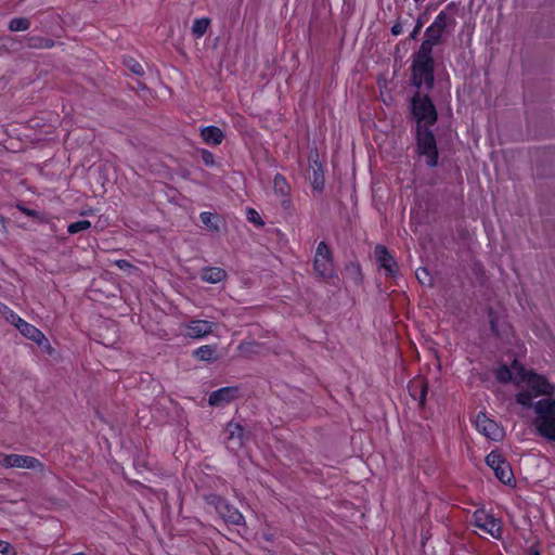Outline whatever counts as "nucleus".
I'll use <instances>...</instances> for the list:
<instances>
[{
  "label": "nucleus",
  "mask_w": 555,
  "mask_h": 555,
  "mask_svg": "<svg viewBox=\"0 0 555 555\" xmlns=\"http://www.w3.org/2000/svg\"><path fill=\"white\" fill-rule=\"evenodd\" d=\"M513 369L515 372L514 384L516 386H524L525 389L516 395V402L524 408H533L538 403H532V400L539 396H550L554 392V386L540 374L531 370H527L517 360L513 361Z\"/></svg>",
  "instance_id": "f257e3e1"
},
{
  "label": "nucleus",
  "mask_w": 555,
  "mask_h": 555,
  "mask_svg": "<svg viewBox=\"0 0 555 555\" xmlns=\"http://www.w3.org/2000/svg\"><path fill=\"white\" fill-rule=\"evenodd\" d=\"M411 83L417 90L429 92L435 85V60L433 50L421 48L413 53L411 63Z\"/></svg>",
  "instance_id": "f03ea898"
},
{
  "label": "nucleus",
  "mask_w": 555,
  "mask_h": 555,
  "mask_svg": "<svg viewBox=\"0 0 555 555\" xmlns=\"http://www.w3.org/2000/svg\"><path fill=\"white\" fill-rule=\"evenodd\" d=\"M410 116L415 122L413 131L415 129L428 130L438 120V112L429 98L428 92L416 91L410 100Z\"/></svg>",
  "instance_id": "7ed1b4c3"
},
{
  "label": "nucleus",
  "mask_w": 555,
  "mask_h": 555,
  "mask_svg": "<svg viewBox=\"0 0 555 555\" xmlns=\"http://www.w3.org/2000/svg\"><path fill=\"white\" fill-rule=\"evenodd\" d=\"M534 413L537 417L533 425L537 433L550 441H555V400H539L534 405Z\"/></svg>",
  "instance_id": "20e7f679"
},
{
  "label": "nucleus",
  "mask_w": 555,
  "mask_h": 555,
  "mask_svg": "<svg viewBox=\"0 0 555 555\" xmlns=\"http://www.w3.org/2000/svg\"><path fill=\"white\" fill-rule=\"evenodd\" d=\"M415 155L423 159L428 168H435L439 165V151L437 140L431 129H415Z\"/></svg>",
  "instance_id": "39448f33"
},
{
  "label": "nucleus",
  "mask_w": 555,
  "mask_h": 555,
  "mask_svg": "<svg viewBox=\"0 0 555 555\" xmlns=\"http://www.w3.org/2000/svg\"><path fill=\"white\" fill-rule=\"evenodd\" d=\"M455 25V20L453 16L446 13V11H441L433 24L428 26L425 30V39L423 40L421 48H426L428 50H433V48L440 43L443 31L450 27Z\"/></svg>",
  "instance_id": "423d86ee"
},
{
  "label": "nucleus",
  "mask_w": 555,
  "mask_h": 555,
  "mask_svg": "<svg viewBox=\"0 0 555 555\" xmlns=\"http://www.w3.org/2000/svg\"><path fill=\"white\" fill-rule=\"evenodd\" d=\"M205 502L208 505L215 507L218 515L228 524L241 526L244 524V516L242 513L231 505L227 500L221 496L210 493L204 496Z\"/></svg>",
  "instance_id": "0eeeda50"
},
{
  "label": "nucleus",
  "mask_w": 555,
  "mask_h": 555,
  "mask_svg": "<svg viewBox=\"0 0 555 555\" xmlns=\"http://www.w3.org/2000/svg\"><path fill=\"white\" fill-rule=\"evenodd\" d=\"M313 270L320 278L331 279L333 276L334 267L332 253L325 242L318 244L313 260Z\"/></svg>",
  "instance_id": "6e6552de"
},
{
  "label": "nucleus",
  "mask_w": 555,
  "mask_h": 555,
  "mask_svg": "<svg viewBox=\"0 0 555 555\" xmlns=\"http://www.w3.org/2000/svg\"><path fill=\"white\" fill-rule=\"evenodd\" d=\"M227 437L224 439V443L228 450L232 452L238 451L244 447L246 441L249 438L248 433H246L243 426L238 423L230 422L225 428Z\"/></svg>",
  "instance_id": "1a4fd4ad"
},
{
  "label": "nucleus",
  "mask_w": 555,
  "mask_h": 555,
  "mask_svg": "<svg viewBox=\"0 0 555 555\" xmlns=\"http://www.w3.org/2000/svg\"><path fill=\"white\" fill-rule=\"evenodd\" d=\"M474 518L476 527L489 533L494 539L501 538L502 526L499 519L486 514L483 511H476L474 514Z\"/></svg>",
  "instance_id": "9d476101"
},
{
  "label": "nucleus",
  "mask_w": 555,
  "mask_h": 555,
  "mask_svg": "<svg viewBox=\"0 0 555 555\" xmlns=\"http://www.w3.org/2000/svg\"><path fill=\"white\" fill-rule=\"evenodd\" d=\"M2 466L7 468L17 467V468H29V469H42V463L34 457L28 455H20V454H8L4 455L2 460H0Z\"/></svg>",
  "instance_id": "9b49d317"
},
{
  "label": "nucleus",
  "mask_w": 555,
  "mask_h": 555,
  "mask_svg": "<svg viewBox=\"0 0 555 555\" xmlns=\"http://www.w3.org/2000/svg\"><path fill=\"white\" fill-rule=\"evenodd\" d=\"M240 396V388L236 386L222 387L212 391L208 398V404L211 406H224Z\"/></svg>",
  "instance_id": "f8f14e48"
},
{
  "label": "nucleus",
  "mask_w": 555,
  "mask_h": 555,
  "mask_svg": "<svg viewBox=\"0 0 555 555\" xmlns=\"http://www.w3.org/2000/svg\"><path fill=\"white\" fill-rule=\"evenodd\" d=\"M475 424L477 429L487 438L500 440L503 437V431L500 426L494 421L488 418L485 413L477 415Z\"/></svg>",
  "instance_id": "ddd939ff"
},
{
  "label": "nucleus",
  "mask_w": 555,
  "mask_h": 555,
  "mask_svg": "<svg viewBox=\"0 0 555 555\" xmlns=\"http://www.w3.org/2000/svg\"><path fill=\"white\" fill-rule=\"evenodd\" d=\"M376 262L388 275H395L398 271L397 262L384 245H377L374 250Z\"/></svg>",
  "instance_id": "4468645a"
},
{
  "label": "nucleus",
  "mask_w": 555,
  "mask_h": 555,
  "mask_svg": "<svg viewBox=\"0 0 555 555\" xmlns=\"http://www.w3.org/2000/svg\"><path fill=\"white\" fill-rule=\"evenodd\" d=\"M17 330L24 337L35 341L39 347L47 349L50 348L49 340L46 338L43 333L25 320H23L22 323L17 325Z\"/></svg>",
  "instance_id": "2eb2a0df"
},
{
  "label": "nucleus",
  "mask_w": 555,
  "mask_h": 555,
  "mask_svg": "<svg viewBox=\"0 0 555 555\" xmlns=\"http://www.w3.org/2000/svg\"><path fill=\"white\" fill-rule=\"evenodd\" d=\"M214 323L206 320H192L186 325L185 336L190 338H202L212 332Z\"/></svg>",
  "instance_id": "dca6fc26"
},
{
  "label": "nucleus",
  "mask_w": 555,
  "mask_h": 555,
  "mask_svg": "<svg viewBox=\"0 0 555 555\" xmlns=\"http://www.w3.org/2000/svg\"><path fill=\"white\" fill-rule=\"evenodd\" d=\"M273 190L278 197H280L281 204L284 208H288L291 205L289 194L291 186L287 183L284 176L276 173L273 179Z\"/></svg>",
  "instance_id": "f3484780"
},
{
  "label": "nucleus",
  "mask_w": 555,
  "mask_h": 555,
  "mask_svg": "<svg viewBox=\"0 0 555 555\" xmlns=\"http://www.w3.org/2000/svg\"><path fill=\"white\" fill-rule=\"evenodd\" d=\"M409 391L411 397L417 400L420 406L423 408L425 405L428 391L427 383L422 378L414 379L409 385Z\"/></svg>",
  "instance_id": "a211bd4d"
},
{
  "label": "nucleus",
  "mask_w": 555,
  "mask_h": 555,
  "mask_svg": "<svg viewBox=\"0 0 555 555\" xmlns=\"http://www.w3.org/2000/svg\"><path fill=\"white\" fill-rule=\"evenodd\" d=\"M201 137L206 144L219 145L224 139V133L216 126H207L201 129Z\"/></svg>",
  "instance_id": "6ab92c4d"
},
{
  "label": "nucleus",
  "mask_w": 555,
  "mask_h": 555,
  "mask_svg": "<svg viewBox=\"0 0 555 555\" xmlns=\"http://www.w3.org/2000/svg\"><path fill=\"white\" fill-rule=\"evenodd\" d=\"M228 276L225 270L219 267H206L201 271V279L207 283L216 284Z\"/></svg>",
  "instance_id": "aec40b11"
},
{
  "label": "nucleus",
  "mask_w": 555,
  "mask_h": 555,
  "mask_svg": "<svg viewBox=\"0 0 555 555\" xmlns=\"http://www.w3.org/2000/svg\"><path fill=\"white\" fill-rule=\"evenodd\" d=\"M311 173L309 172V180L311 181V185L317 191H322L324 188V175L322 165L314 160L311 166Z\"/></svg>",
  "instance_id": "412c9836"
},
{
  "label": "nucleus",
  "mask_w": 555,
  "mask_h": 555,
  "mask_svg": "<svg viewBox=\"0 0 555 555\" xmlns=\"http://www.w3.org/2000/svg\"><path fill=\"white\" fill-rule=\"evenodd\" d=\"M194 357L201 361H214L216 357V348L211 345H204L194 350Z\"/></svg>",
  "instance_id": "4be33fe9"
},
{
  "label": "nucleus",
  "mask_w": 555,
  "mask_h": 555,
  "mask_svg": "<svg viewBox=\"0 0 555 555\" xmlns=\"http://www.w3.org/2000/svg\"><path fill=\"white\" fill-rule=\"evenodd\" d=\"M496 478L504 485H511L514 480L513 472L509 464L505 461L496 469H494Z\"/></svg>",
  "instance_id": "5701e85b"
},
{
  "label": "nucleus",
  "mask_w": 555,
  "mask_h": 555,
  "mask_svg": "<svg viewBox=\"0 0 555 555\" xmlns=\"http://www.w3.org/2000/svg\"><path fill=\"white\" fill-rule=\"evenodd\" d=\"M26 46L33 49H50L54 46V40L40 36H33L27 38Z\"/></svg>",
  "instance_id": "b1692460"
},
{
  "label": "nucleus",
  "mask_w": 555,
  "mask_h": 555,
  "mask_svg": "<svg viewBox=\"0 0 555 555\" xmlns=\"http://www.w3.org/2000/svg\"><path fill=\"white\" fill-rule=\"evenodd\" d=\"M210 25L208 17L196 18L192 25V34L195 38H202Z\"/></svg>",
  "instance_id": "393cba45"
},
{
  "label": "nucleus",
  "mask_w": 555,
  "mask_h": 555,
  "mask_svg": "<svg viewBox=\"0 0 555 555\" xmlns=\"http://www.w3.org/2000/svg\"><path fill=\"white\" fill-rule=\"evenodd\" d=\"M495 377L499 382L504 384L508 382L514 383L515 372L513 365L511 367H508L507 365H501L500 367H498L495 371Z\"/></svg>",
  "instance_id": "a878e982"
},
{
  "label": "nucleus",
  "mask_w": 555,
  "mask_h": 555,
  "mask_svg": "<svg viewBox=\"0 0 555 555\" xmlns=\"http://www.w3.org/2000/svg\"><path fill=\"white\" fill-rule=\"evenodd\" d=\"M11 31H25L30 27V21L27 17H14L9 22Z\"/></svg>",
  "instance_id": "bb28decb"
},
{
  "label": "nucleus",
  "mask_w": 555,
  "mask_h": 555,
  "mask_svg": "<svg viewBox=\"0 0 555 555\" xmlns=\"http://www.w3.org/2000/svg\"><path fill=\"white\" fill-rule=\"evenodd\" d=\"M199 217H201V221L203 222V224H205L207 228H209L210 230H212L215 232L219 231V227L217 223V220H218L217 215H215L212 212L204 211L201 214Z\"/></svg>",
  "instance_id": "cd10ccee"
},
{
  "label": "nucleus",
  "mask_w": 555,
  "mask_h": 555,
  "mask_svg": "<svg viewBox=\"0 0 555 555\" xmlns=\"http://www.w3.org/2000/svg\"><path fill=\"white\" fill-rule=\"evenodd\" d=\"M0 312L4 315V318L13 324L16 328L23 321L21 317H18L14 311L9 309L7 306L1 305Z\"/></svg>",
  "instance_id": "c85d7f7f"
},
{
  "label": "nucleus",
  "mask_w": 555,
  "mask_h": 555,
  "mask_svg": "<svg viewBox=\"0 0 555 555\" xmlns=\"http://www.w3.org/2000/svg\"><path fill=\"white\" fill-rule=\"evenodd\" d=\"M91 222L89 220H79L68 225L67 232L69 234H76L78 232L90 229Z\"/></svg>",
  "instance_id": "c756f323"
},
{
  "label": "nucleus",
  "mask_w": 555,
  "mask_h": 555,
  "mask_svg": "<svg viewBox=\"0 0 555 555\" xmlns=\"http://www.w3.org/2000/svg\"><path fill=\"white\" fill-rule=\"evenodd\" d=\"M16 208H17L21 212H23L24 215H26L27 217H30V218H33V219H36V220H38L39 222H44V221H46V219H44L43 215H42L40 211H38V210L29 209V208L25 207V206H24V205H22V204H17V205H16Z\"/></svg>",
  "instance_id": "7c9ffc66"
},
{
  "label": "nucleus",
  "mask_w": 555,
  "mask_h": 555,
  "mask_svg": "<svg viewBox=\"0 0 555 555\" xmlns=\"http://www.w3.org/2000/svg\"><path fill=\"white\" fill-rule=\"evenodd\" d=\"M505 460L495 452H491L486 457V463L489 467H491L493 470L496 469L502 463H504Z\"/></svg>",
  "instance_id": "2f4dec72"
},
{
  "label": "nucleus",
  "mask_w": 555,
  "mask_h": 555,
  "mask_svg": "<svg viewBox=\"0 0 555 555\" xmlns=\"http://www.w3.org/2000/svg\"><path fill=\"white\" fill-rule=\"evenodd\" d=\"M125 64L129 68V70H131L133 74L139 75V76L144 74V69H143L142 65L140 63H138L137 61H134L133 59L125 61Z\"/></svg>",
  "instance_id": "473e14b6"
},
{
  "label": "nucleus",
  "mask_w": 555,
  "mask_h": 555,
  "mask_svg": "<svg viewBox=\"0 0 555 555\" xmlns=\"http://www.w3.org/2000/svg\"><path fill=\"white\" fill-rule=\"evenodd\" d=\"M416 279L422 285H430V278L428 271L425 268H420L415 272Z\"/></svg>",
  "instance_id": "72a5a7b5"
},
{
  "label": "nucleus",
  "mask_w": 555,
  "mask_h": 555,
  "mask_svg": "<svg viewBox=\"0 0 555 555\" xmlns=\"http://www.w3.org/2000/svg\"><path fill=\"white\" fill-rule=\"evenodd\" d=\"M201 155H202V160L206 166H208V167L215 166V164H216L215 156L210 151L203 149V150H201Z\"/></svg>",
  "instance_id": "f704fd0d"
},
{
  "label": "nucleus",
  "mask_w": 555,
  "mask_h": 555,
  "mask_svg": "<svg viewBox=\"0 0 555 555\" xmlns=\"http://www.w3.org/2000/svg\"><path fill=\"white\" fill-rule=\"evenodd\" d=\"M423 26H424V18L421 15V16L417 17L415 26H414L413 30L411 31V34L409 36V39H411V40L417 39V37H418Z\"/></svg>",
  "instance_id": "c9c22d12"
},
{
  "label": "nucleus",
  "mask_w": 555,
  "mask_h": 555,
  "mask_svg": "<svg viewBox=\"0 0 555 555\" xmlns=\"http://www.w3.org/2000/svg\"><path fill=\"white\" fill-rule=\"evenodd\" d=\"M247 219H248V221H249V222L255 223V224H257V225H262V224H263V222H262V220H261V217H260V216H259V214H258L255 209H253V208H249V209L247 210Z\"/></svg>",
  "instance_id": "e433bc0d"
},
{
  "label": "nucleus",
  "mask_w": 555,
  "mask_h": 555,
  "mask_svg": "<svg viewBox=\"0 0 555 555\" xmlns=\"http://www.w3.org/2000/svg\"><path fill=\"white\" fill-rule=\"evenodd\" d=\"M0 553L3 555H14L12 545L3 540H0Z\"/></svg>",
  "instance_id": "4c0bfd02"
},
{
  "label": "nucleus",
  "mask_w": 555,
  "mask_h": 555,
  "mask_svg": "<svg viewBox=\"0 0 555 555\" xmlns=\"http://www.w3.org/2000/svg\"><path fill=\"white\" fill-rule=\"evenodd\" d=\"M391 35L399 36L403 31V22L402 20L398 18V21L395 23V25L391 27Z\"/></svg>",
  "instance_id": "58836bf2"
},
{
  "label": "nucleus",
  "mask_w": 555,
  "mask_h": 555,
  "mask_svg": "<svg viewBox=\"0 0 555 555\" xmlns=\"http://www.w3.org/2000/svg\"><path fill=\"white\" fill-rule=\"evenodd\" d=\"M489 318H490V327H491V331L495 334V335H499V331H498V326H496V320L493 315V311L490 309L489 311Z\"/></svg>",
  "instance_id": "ea45409f"
},
{
  "label": "nucleus",
  "mask_w": 555,
  "mask_h": 555,
  "mask_svg": "<svg viewBox=\"0 0 555 555\" xmlns=\"http://www.w3.org/2000/svg\"><path fill=\"white\" fill-rule=\"evenodd\" d=\"M115 264L121 270H127L132 267L131 263L126 259L116 260Z\"/></svg>",
  "instance_id": "a19ab883"
},
{
  "label": "nucleus",
  "mask_w": 555,
  "mask_h": 555,
  "mask_svg": "<svg viewBox=\"0 0 555 555\" xmlns=\"http://www.w3.org/2000/svg\"><path fill=\"white\" fill-rule=\"evenodd\" d=\"M7 231L4 218L0 216V235H3Z\"/></svg>",
  "instance_id": "79ce46f5"
},
{
  "label": "nucleus",
  "mask_w": 555,
  "mask_h": 555,
  "mask_svg": "<svg viewBox=\"0 0 555 555\" xmlns=\"http://www.w3.org/2000/svg\"><path fill=\"white\" fill-rule=\"evenodd\" d=\"M528 555H540V553L535 547L532 546L528 550Z\"/></svg>",
  "instance_id": "37998d69"
},
{
  "label": "nucleus",
  "mask_w": 555,
  "mask_h": 555,
  "mask_svg": "<svg viewBox=\"0 0 555 555\" xmlns=\"http://www.w3.org/2000/svg\"><path fill=\"white\" fill-rule=\"evenodd\" d=\"M417 5L422 4L425 0H414Z\"/></svg>",
  "instance_id": "c03bdc74"
},
{
  "label": "nucleus",
  "mask_w": 555,
  "mask_h": 555,
  "mask_svg": "<svg viewBox=\"0 0 555 555\" xmlns=\"http://www.w3.org/2000/svg\"><path fill=\"white\" fill-rule=\"evenodd\" d=\"M72 555H87V554L83 552H78V553H73Z\"/></svg>",
  "instance_id": "a18cd8bd"
}]
</instances>
